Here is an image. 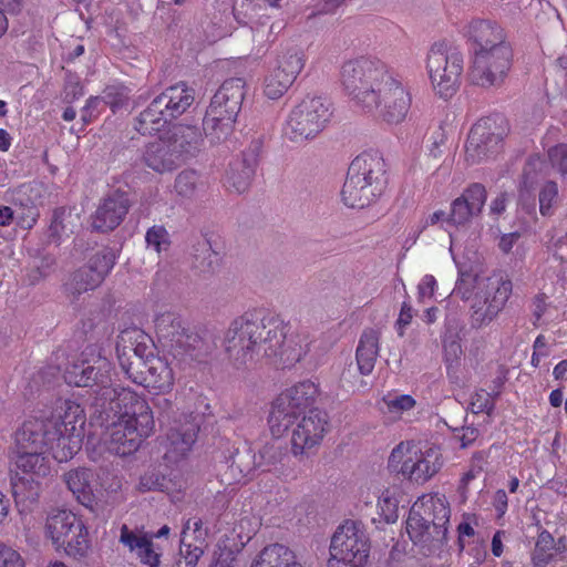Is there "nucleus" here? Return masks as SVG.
<instances>
[{"label":"nucleus","instance_id":"09e8293b","mask_svg":"<svg viewBox=\"0 0 567 567\" xmlns=\"http://www.w3.org/2000/svg\"><path fill=\"white\" fill-rule=\"evenodd\" d=\"M195 251L194 266L202 272L210 269L213 270L214 265H217L219 261V252L213 248L212 243L208 239H205L203 243H200Z\"/></svg>","mask_w":567,"mask_h":567},{"label":"nucleus","instance_id":"ea45409f","mask_svg":"<svg viewBox=\"0 0 567 567\" xmlns=\"http://www.w3.org/2000/svg\"><path fill=\"white\" fill-rule=\"evenodd\" d=\"M251 567H302L296 554L282 544H270L258 555Z\"/></svg>","mask_w":567,"mask_h":567},{"label":"nucleus","instance_id":"e2e57ef3","mask_svg":"<svg viewBox=\"0 0 567 567\" xmlns=\"http://www.w3.org/2000/svg\"><path fill=\"white\" fill-rule=\"evenodd\" d=\"M453 437L460 443V447L471 446L478 437V430L474 426H462L454 430Z\"/></svg>","mask_w":567,"mask_h":567},{"label":"nucleus","instance_id":"0eeeda50","mask_svg":"<svg viewBox=\"0 0 567 567\" xmlns=\"http://www.w3.org/2000/svg\"><path fill=\"white\" fill-rule=\"evenodd\" d=\"M47 452L16 450V471L11 477L12 494L21 514L31 512L39 503L41 480L51 472Z\"/></svg>","mask_w":567,"mask_h":567},{"label":"nucleus","instance_id":"cd10ccee","mask_svg":"<svg viewBox=\"0 0 567 567\" xmlns=\"http://www.w3.org/2000/svg\"><path fill=\"white\" fill-rule=\"evenodd\" d=\"M120 542L131 553H134L142 564L150 567H157L159 565L161 555L154 550L152 539L145 534H137L131 530L127 525H123L121 527Z\"/></svg>","mask_w":567,"mask_h":567},{"label":"nucleus","instance_id":"6e6d98bb","mask_svg":"<svg viewBox=\"0 0 567 567\" xmlns=\"http://www.w3.org/2000/svg\"><path fill=\"white\" fill-rule=\"evenodd\" d=\"M384 404L388 412L394 414H402L404 411H409L414 408L415 400L409 394H401L394 398H385Z\"/></svg>","mask_w":567,"mask_h":567},{"label":"nucleus","instance_id":"0e129e2a","mask_svg":"<svg viewBox=\"0 0 567 567\" xmlns=\"http://www.w3.org/2000/svg\"><path fill=\"white\" fill-rule=\"evenodd\" d=\"M259 461L258 466L276 464L280 461L281 452L275 446V444H266L258 453Z\"/></svg>","mask_w":567,"mask_h":567},{"label":"nucleus","instance_id":"1a4fd4ad","mask_svg":"<svg viewBox=\"0 0 567 567\" xmlns=\"http://www.w3.org/2000/svg\"><path fill=\"white\" fill-rule=\"evenodd\" d=\"M111 371V362L89 347L81 353L80 359L68 364L63 379L69 385L95 386L96 403L104 408L107 400L116 395L121 388L112 385Z\"/></svg>","mask_w":567,"mask_h":567},{"label":"nucleus","instance_id":"c756f323","mask_svg":"<svg viewBox=\"0 0 567 567\" xmlns=\"http://www.w3.org/2000/svg\"><path fill=\"white\" fill-rule=\"evenodd\" d=\"M156 99L161 100L165 114L173 120L184 114L194 103L195 92L186 83L181 82L167 87Z\"/></svg>","mask_w":567,"mask_h":567},{"label":"nucleus","instance_id":"39448f33","mask_svg":"<svg viewBox=\"0 0 567 567\" xmlns=\"http://www.w3.org/2000/svg\"><path fill=\"white\" fill-rule=\"evenodd\" d=\"M451 517L445 495L427 493L412 505L406 519V533L415 545L444 544Z\"/></svg>","mask_w":567,"mask_h":567},{"label":"nucleus","instance_id":"774afa93","mask_svg":"<svg viewBox=\"0 0 567 567\" xmlns=\"http://www.w3.org/2000/svg\"><path fill=\"white\" fill-rule=\"evenodd\" d=\"M236 556L233 550L224 548L216 554L212 567H235Z\"/></svg>","mask_w":567,"mask_h":567},{"label":"nucleus","instance_id":"e433bc0d","mask_svg":"<svg viewBox=\"0 0 567 567\" xmlns=\"http://www.w3.org/2000/svg\"><path fill=\"white\" fill-rule=\"evenodd\" d=\"M379 332L367 329L362 332L355 351V359L361 374L369 375L379 355Z\"/></svg>","mask_w":567,"mask_h":567},{"label":"nucleus","instance_id":"72a5a7b5","mask_svg":"<svg viewBox=\"0 0 567 567\" xmlns=\"http://www.w3.org/2000/svg\"><path fill=\"white\" fill-rule=\"evenodd\" d=\"M86 416L84 409L76 402L66 400L56 417L48 420L50 429L60 427L64 432L84 437Z\"/></svg>","mask_w":567,"mask_h":567},{"label":"nucleus","instance_id":"052dcab7","mask_svg":"<svg viewBox=\"0 0 567 567\" xmlns=\"http://www.w3.org/2000/svg\"><path fill=\"white\" fill-rule=\"evenodd\" d=\"M104 105L103 101L99 96H91L83 109L81 110V120L83 123L90 124L101 112V105Z\"/></svg>","mask_w":567,"mask_h":567},{"label":"nucleus","instance_id":"473e14b6","mask_svg":"<svg viewBox=\"0 0 567 567\" xmlns=\"http://www.w3.org/2000/svg\"><path fill=\"white\" fill-rule=\"evenodd\" d=\"M51 435L48 440L47 452L59 462H68L81 450L83 437L64 432L60 427L50 429Z\"/></svg>","mask_w":567,"mask_h":567},{"label":"nucleus","instance_id":"37998d69","mask_svg":"<svg viewBox=\"0 0 567 567\" xmlns=\"http://www.w3.org/2000/svg\"><path fill=\"white\" fill-rule=\"evenodd\" d=\"M555 561V538L549 530L542 528L530 554L532 567H549Z\"/></svg>","mask_w":567,"mask_h":567},{"label":"nucleus","instance_id":"de8ad7c7","mask_svg":"<svg viewBox=\"0 0 567 567\" xmlns=\"http://www.w3.org/2000/svg\"><path fill=\"white\" fill-rule=\"evenodd\" d=\"M203 186L199 174L194 169H184L175 178L174 188L182 197H193Z\"/></svg>","mask_w":567,"mask_h":567},{"label":"nucleus","instance_id":"69168bd1","mask_svg":"<svg viewBox=\"0 0 567 567\" xmlns=\"http://www.w3.org/2000/svg\"><path fill=\"white\" fill-rule=\"evenodd\" d=\"M413 319V309L409 301H403L396 320V327L400 336H403L404 329Z\"/></svg>","mask_w":567,"mask_h":567},{"label":"nucleus","instance_id":"5701e85b","mask_svg":"<svg viewBox=\"0 0 567 567\" xmlns=\"http://www.w3.org/2000/svg\"><path fill=\"white\" fill-rule=\"evenodd\" d=\"M486 198L487 193L482 184H471L464 189L460 197L452 202L446 223L453 226H464L468 224L474 216L481 214Z\"/></svg>","mask_w":567,"mask_h":567},{"label":"nucleus","instance_id":"9b49d317","mask_svg":"<svg viewBox=\"0 0 567 567\" xmlns=\"http://www.w3.org/2000/svg\"><path fill=\"white\" fill-rule=\"evenodd\" d=\"M332 102L323 96L307 95L290 111L284 126V135L293 143L313 140L330 123Z\"/></svg>","mask_w":567,"mask_h":567},{"label":"nucleus","instance_id":"5fc2aeb1","mask_svg":"<svg viewBox=\"0 0 567 567\" xmlns=\"http://www.w3.org/2000/svg\"><path fill=\"white\" fill-rule=\"evenodd\" d=\"M104 105H109L113 112L121 107L127 100V92L124 86H107L101 97Z\"/></svg>","mask_w":567,"mask_h":567},{"label":"nucleus","instance_id":"6ab92c4d","mask_svg":"<svg viewBox=\"0 0 567 567\" xmlns=\"http://www.w3.org/2000/svg\"><path fill=\"white\" fill-rule=\"evenodd\" d=\"M328 427L326 413L315 409L303 415L301 421L292 431L291 452L295 456L319 445L324 437Z\"/></svg>","mask_w":567,"mask_h":567},{"label":"nucleus","instance_id":"49530a36","mask_svg":"<svg viewBox=\"0 0 567 567\" xmlns=\"http://www.w3.org/2000/svg\"><path fill=\"white\" fill-rule=\"evenodd\" d=\"M398 488H385L378 499L379 514L385 523H394L398 519Z\"/></svg>","mask_w":567,"mask_h":567},{"label":"nucleus","instance_id":"4be33fe9","mask_svg":"<svg viewBox=\"0 0 567 567\" xmlns=\"http://www.w3.org/2000/svg\"><path fill=\"white\" fill-rule=\"evenodd\" d=\"M198 431L199 425L192 415L175 420L166 434L164 458L168 462H177L186 456L197 440Z\"/></svg>","mask_w":567,"mask_h":567},{"label":"nucleus","instance_id":"dca6fc26","mask_svg":"<svg viewBox=\"0 0 567 567\" xmlns=\"http://www.w3.org/2000/svg\"><path fill=\"white\" fill-rule=\"evenodd\" d=\"M152 338L140 329L125 330L116 344V353L122 371L128 377L134 370L141 369L155 354Z\"/></svg>","mask_w":567,"mask_h":567},{"label":"nucleus","instance_id":"f8f14e48","mask_svg":"<svg viewBox=\"0 0 567 567\" xmlns=\"http://www.w3.org/2000/svg\"><path fill=\"white\" fill-rule=\"evenodd\" d=\"M509 124L502 114H492L476 121L467 135L464 158L467 165H476L494 158L503 151Z\"/></svg>","mask_w":567,"mask_h":567},{"label":"nucleus","instance_id":"6e6552de","mask_svg":"<svg viewBox=\"0 0 567 567\" xmlns=\"http://www.w3.org/2000/svg\"><path fill=\"white\" fill-rule=\"evenodd\" d=\"M444 460L439 447L421 449L413 441L400 442L391 452L388 467L391 472L416 485L432 480L443 467Z\"/></svg>","mask_w":567,"mask_h":567},{"label":"nucleus","instance_id":"79ce46f5","mask_svg":"<svg viewBox=\"0 0 567 567\" xmlns=\"http://www.w3.org/2000/svg\"><path fill=\"white\" fill-rule=\"evenodd\" d=\"M47 195V188L43 183L29 182L21 184L12 190V204L16 207H35L43 205Z\"/></svg>","mask_w":567,"mask_h":567},{"label":"nucleus","instance_id":"4d7b16f0","mask_svg":"<svg viewBox=\"0 0 567 567\" xmlns=\"http://www.w3.org/2000/svg\"><path fill=\"white\" fill-rule=\"evenodd\" d=\"M478 525L477 516L475 514H464L463 520L457 525V535H458V546L460 549L463 550L465 547L464 537H473L475 536V526Z\"/></svg>","mask_w":567,"mask_h":567},{"label":"nucleus","instance_id":"58836bf2","mask_svg":"<svg viewBox=\"0 0 567 567\" xmlns=\"http://www.w3.org/2000/svg\"><path fill=\"white\" fill-rule=\"evenodd\" d=\"M318 394V385L306 380L285 389L278 396H280V400L289 401L295 409L305 414L307 410H311L310 408L315 404Z\"/></svg>","mask_w":567,"mask_h":567},{"label":"nucleus","instance_id":"f03ea898","mask_svg":"<svg viewBox=\"0 0 567 567\" xmlns=\"http://www.w3.org/2000/svg\"><path fill=\"white\" fill-rule=\"evenodd\" d=\"M287 324L277 316L260 317L246 312L236 318L224 338L228 359L237 368L266 358H279L284 364L300 361L301 347L286 343Z\"/></svg>","mask_w":567,"mask_h":567},{"label":"nucleus","instance_id":"b1692460","mask_svg":"<svg viewBox=\"0 0 567 567\" xmlns=\"http://www.w3.org/2000/svg\"><path fill=\"white\" fill-rule=\"evenodd\" d=\"M465 35L474 51L492 50L501 45H509L503 28L491 20L474 19L466 25Z\"/></svg>","mask_w":567,"mask_h":567},{"label":"nucleus","instance_id":"3c124183","mask_svg":"<svg viewBox=\"0 0 567 567\" xmlns=\"http://www.w3.org/2000/svg\"><path fill=\"white\" fill-rule=\"evenodd\" d=\"M147 248L154 249L157 254L167 251L171 247V236L163 225H154L147 229L145 235Z\"/></svg>","mask_w":567,"mask_h":567},{"label":"nucleus","instance_id":"864d4df0","mask_svg":"<svg viewBox=\"0 0 567 567\" xmlns=\"http://www.w3.org/2000/svg\"><path fill=\"white\" fill-rule=\"evenodd\" d=\"M495 395L483 389L475 392L471 405L474 413L491 414L495 408Z\"/></svg>","mask_w":567,"mask_h":567},{"label":"nucleus","instance_id":"f257e3e1","mask_svg":"<svg viewBox=\"0 0 567 567\" xmlns=\"http://www.w3.org/2000/svg\"><path fill=\"white\" fill-rule=\"evenodd\" d=\"M346 94L365 113L389 125L405 121L412 94L402 78L377 56H358L346 61L340 71Z\"/></svg>","mask_w":567,"mask_h":567},{"label":"nucleus","instance_id":"aec40b11","mask_svg":"<svg viewBox=\"0 0 567 567\" xmlns=\"http://www.w3.org/2000/svg\"><path fill=\"white\" fill-rule=\"evenodd\" d=\"M207 528L204 527L200 517H190L181 533L179 558L176 567H196L206 547Z\"/></svg>","mask_w":567,"mask_h":567},{"label":"nucleus","instance_id":"ddd939ff","mask_svg":"<svg viewBox=\"0 0 567 567\" xmlns=\"http://www.w3.org/2000/svg\"><path fill=\"white\" fill-rule=\"evenodd\" d=\"M371 543L361 523L348 519L333 533L328 567H367Z\"/></svg>","mask_w":567,"mask_h":567},{"label":"nucleus","instance_id":"a18cd8bd","mask_svg":"<svg viewBox=\"0 0 567 567\" xmlns=\"http://www.w3.org/2000/svg\"><path fill=\"white\" fill-rule=\"evenodd\" d=\"M292 84L293 82L291 80L274 68L265 78L264 94L270 100H278Z\"/></svg>","mask_w":567,"mask_h":567},{"label":"nucleus","instance_id":"2f4dec72","mask_svg":"<svg viewBox=\"0 0 567 567\" xmlns=\"http://www.w3.org/2000/svg\"><path fill=\"white\" fill-rule=\"evenodd\" d=\"M81 518L71 511H58L47 519L45 535L56 550H60L68 536L76 530Z\"/></svg>","mask_w":567,"mask_h":567},{"label":"nucleus","instance_id":"7ed1b4c3","mask_svg":"<svg viewBox=\"0 0 567 567\" xmlns=\"http://www.w3.org/2000/svg\"><path fill=\"white\" fill-rule=\"evenodd\" d=\"M107 402L117 414L107 427V450L118 456L132 455L154 432L153 411L145 396L130 388H120Z\"/></svg>","mask_w":567,"mask_h":567},{"label":"nucleus","instance_id":"a211bd4d","mask_svg":"<svg viewBox=\"0 0 567 567\" xmlns=\"http://www.w3.org/2000/svg\"><path fill=\"white\" fill-rule=\"evenodd\" d=\"M127 379L154 394L169 393L175 384V373L171 363L159 355L151 358L141 369L134 370Z\"/></svg>","mask_w":567,"mask_h":567},{"label":"nucleus","instance_id":"8fccbe9b","mask_svg":"<svg viewBox=\"0 0 567 567\" xmlns=\"http://www.w3.org/2000/svg\"><path fill=\"white\" fill-rule=\"evenodd\" d=\"M558 185L554 181L545 182L538 193L539 213L544 217H549L554 213V206L558 199Z\"/></svg>","mask_w":567,"mask_h":567},{"label":"nucleus","instance_id":"4468645a","mask_svg":"<svg viewBox=\"0 0 567 567\" xmlns=\"http://www.w3.org/2000/svg\"><path fill=\"white\" fill-rule=\"evenodd\" d=\"M154 326L158 341L174 357L202 361V357L207 353L208 347L204 339L198 333L184 328L179 316L175 312L158 313Z\"/></svg>","mask_w":567,"mask_h":567},{"label":"nucleus","instance_id":"4c0bfd02","mask_svg":"<svg viewBox=\"0 0 567 567\" xmlns=\"http://www.w3.org/2000/svg\"><path fill=\"white\" fill-rule=\"evenodd\" d=\"M307 62L305 51L298 45L281 48L276 55L275 69L295 82Z\"/></svg>","mask_w":567,"mask_h":567},{"label":"nucleus","instance_id":"c9c22d12","mask_svg":"<svg viewBox=\"0 0 567 567\" xmlns=\"http://www.w3.org/2000/svg\"><path fill=\"white\" fill-rule=\"evenodd\" d=\"M165 140L169 141V146L177 155V161L194 156L203 141L200 132L195 126H178L172 136Z\"/></svg>","mask_w":567,"mask_h":567},{"label":"nucleus","instance_id":"f3484780","mask_svg":"<svg viewBox=\"0 0 567 567\" xmlns=\"http://www.w3.org/2000/svg\"><path fill=\"white\" fill-rule=\"evenodd\" d=\"M115 265V255L112 249L103 248L94 254L87 265L76 270L65 285L72 295H80L99 287Z\"/></svg>","mask_w":567,"mask_h":567},{"label":"nucleus","instance_id":"412c9836","mask_svg":"<svg viewBox=\"0 0 567 567\" xmlns=\"http://www.w3.org/2000/svg\"><path fill=\"white\" fill-rule=\"evenodd\" d=\"M130 209L126 193L114 190L103 197L91 217L92 227L101 233L114 230L124 220Z\"/></svg>","mask_w":567,"mask_h":567},{"label":"nucleus","instance_id":"c03bdc74","mask_svg":"<svg viewBox=\"0 0 567 567\" xmlns=\"http://www.w3.org/2000/svg\"><path fill=\"white\" fill-rule=\"evenodd\" d=\"M64 553L73 558H83L90 549L89 530L81 519L74 533H71L61 547Z\"/></svg>","mask_w":567,"mask_h":567},{"label":"nucleus","instance_id":"c85d7f7f","mask_svg":"<svg viewBox=\"0 0 567 567\" xmlns=\"http://www.w3.org/2000/svg\"><path fill=\"white\" fill-rule=\"evenodd\" d=\"M301 415L303 414L289 401L280 400L277 395L270 404L267 419L272 436H284Z\"/></svg>","mask_w":567,"mask_h":567},{"label":"nucleus","instance_id":"2eb2a0df","mask_svg":"<svg viewBox=\"0 0 567 567\" xmlns=\"http://www.w3.org/2000/svg\"><path fill=\"white\" fill-rule=\"evenodd\" d=\"M512 65L513 50L511 45L474 51L468 78L472 84L480 87H499L507 79Z\"/></svg>","mask_w":567,"mask_h":567},{"label":"nucleus","instance_id":"bf43d9fd","mask_svg":"<svg viewBox=\"0 0 567 567\" xmlns=\"http://www.w3.org/2000/svg\"><path fill=\"white\" fill-rule=\"evenodd\" d=\"M21 212L18 214L17 224L20 228L32 229L40 217L39 208L35 207H18Z\"/></svg>","mask_w":567,"mask_h":567},{"label":"nucleus","instance_id":"f704fd0d","mask_svg":"<svg viewBox=\"0 0 567 567\" xmlns=\"http://www.w3.org/2000/svg\"><path fill=\"white\" fill-rule=\"evenodd\" d=\"M146 166L157 173L171 172L177 166V155L163 137L150 143L144 153Z\"/></svg>","mask_w":567,"mask_h":567},{"label":"nucleus","instance_id":"680f3d73","mask_svg":"<svg viewBox=\"0 0 567 567\" xmlns=\"http://www.w3.org/2000/svg\"><path fill=\"white\" fill-rule=\"evenodd\" d=\"M436 288L437 282L435 277L432 275H425L417 286L419 302H424L426 299H432L434 297Z\"/></svg>","mask_w":567,"mask_h":567},{"label":"nucleus","instance_id":"9d476101","mask_svg":"<svg viewBox=\"0 0 567 567\" xmlns=\"http://www.w3.org/2000/svg\"><path fill=\"white\" fill-rule=\"evenodd\" d=\"M427 76L434 94L451 100L460 90L464 72L463 53L444 41L431 45L425 61Z\"/></svg>","mask_w":567,"mask_h":567},{"label":"nucleus","instance_id":"a878e982","mask_svg":"<svg viewBox=\"0 0 567 567\" xmlns=\"http://www.w3.org/2000/svg\"><path fill=\"white\" fill-rule=\"evenodd\" d=\"M51 435L48 420L29 419L16 432V450L47 452Z\"/></svg>","mask_w":567,"mask_h":567},{"label":"nucleus","instance_id":"7c9ffc66","mask_svg":"<svg viewBox=\"0 0 567 567\" xmlns=\"http://www.w3.org/2000/svg\"><path fill=\"white\" fill-rule=\"evenodd\" d=\"M94 473L87 467H78L64 474L68 488L78 502L87 508H92L95 504V494L92 487Z\"/></svg>","mask_w":567,"mask_h":567},{"label":"nucleus","instance_id":"13d9d810","mask_svg":"<svg viewBox=\"0 0 567 567\" xmlns=\"http://www.w3.org/2000/svg\"><path fill=\"white\" fill-rule=\"evenodd\" d=\"M0 567H25V564L18 550L0 543Z\"/></svg>","mask_w":567,"mask_h":567},{"label":"nucleus","instance_id":"338daca9","mask_svg":"<svg viewBox=\"0 0 567 567\" xmlns=\"http://www.w3.org/2000/svg\"><path fill=\"white\" fill-rule=\"evenodd\" d=\"M493 507L498 519L503 518L508 509V497L504 489H497L493 496Z\"/></svg>","mask_w":567,"mask_h":567},{"label":"nucleus","instance_id":"20e7f679","mask_svg":"<svg viewBox=\"0 0 567 567\" xmlns=\"http://www.w3.org/2000/svg\"><path fill=\"white\" fill-rule=\"evenodd\" d=\"M385 162L377 152H363L348 168L341 190L342 202L351 208H364L374 203L386 188Z\"/></svg>","mask_w":567,"mask_h":567},{"label":"nucleus","instance_id":"423d86ee","mask_svg":"<svg viewBox=\"0 0 567 567\" xmlns=\"http://www.w3.org/2000/svg\"><path fill=\"white\" fill-rule=\"evenodd\" d=\"M245 87L243 79L231 78L225 80L213 95L203 118V131L212 142H224L234 133Z\"/></svg>","mask_w":567,"mask_h":567},{"label":"nucleus","instance_id":"a19ab883","mask_svg":"<svg viewBox=\"0 0 567 567\" xmlns=\"http://www.w3.org/2000/svg\"><path fill=\"white\" fill-rule=\"evenodd\" d=\"M156 97L151 102L136 120L135 128L142 135H154L161 132L172 120Z\"/></svg>","mask_w":567,"mask_h":567},{"label":"nucleus","instance_id":"bb28decb","mask_svg":"<svg viewBox=\"0 0 567 567\" xmlns=\"http://www.w3.org/2000/svg\"><path fill=\"white\" fill-rule=\"evenodd\" d=\"M256 159L245 155L233 158L225 172L223 183L229 192L245 193L255 175Z\"/></svg>","mask_w":567,"mask_h":567},{"label":"nucleus","instance_id":"603ef678","mask_svg":"<svg viewBox=\"0 0 567 567\" xmlns=\"http://www.w3.org/2000/svg\"><path fill=\"white\" fill-rule=\"evenodd\" d=\"M547 157L553 169L560 175H567V144H557L547 151Z\"/></svg>","mask_w":567,"mask_h":567},{"label":"nucleus","instance_id":"393cba45","mask_svg":"<svg viewBox=\"0 0 567 567\" xmlns=\"http://www.w3.org/2000/svg\"><path fill=\"white\" fill-rule=\"evenodd\" d=\"M513 291V284L511 279L501 278L494 291L488 296L484 306L475 308L472 315L473 324L477 327L487 326L491 323L498 313L505 308Z\"/></svg>","mask_w":567,"mask_h":567}]
</instances>
